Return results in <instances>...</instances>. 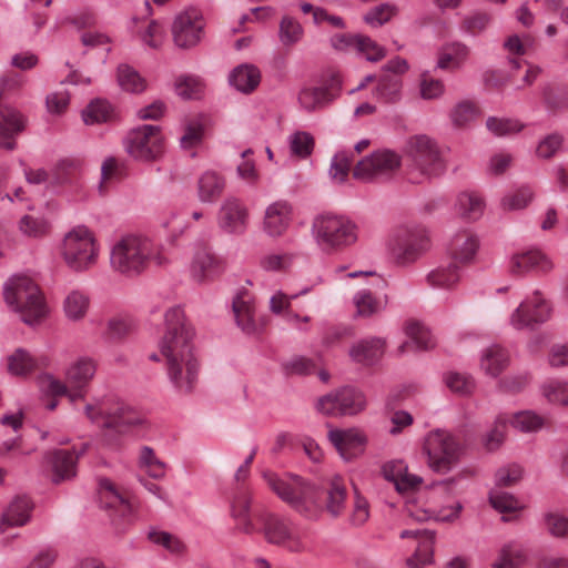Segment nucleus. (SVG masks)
<instances>
[{"label": "nucleus", "mask_w": 568, "mask_h": 568, "mask_svg": "<svg viewBox=\"0 0 568 568\" xmlns=\"http://www.w3.org/2000/svg\"><path fill=\"white\" fill-rule=\"evenodd\" d=\"M17 229L24 237L43 239L51 233L52 224L47 215L29 212L17 221Z\"/></svg>", "instance_id": "nucleus-34"}, {"label": "nucleus", "mask_w": 568, "mask_h": 568, "mask_svg": "<svg viewBox=\"0 0 568 568\" xmlns=\"http://www.w3.org/2000/svg\"><path fill=\"white\" fill-rule=\"evenodd\" d=\"M386 246L395 264L409 266L432 248V237L428 229L422 224H402L390 231Z\"/></svg>", "instance_id": "nucleus-7"}, {"label": "nucleus", "mask_w": 568, "mask_h": 568, "mask_svg": "<svg viewBox=\"0 0 568 568\" xmlns=\"http://www.w3.org/2000/svg\"><path fill=\"white\" fill-rule=\"evenodd\" d=\"M397 7L390 3H382L369 9L363 17L365 23L372 28H379L387 23L397 13Z\"/></svg>", "instance_id": "nucleus-57"}, {"label": "nucleus", "mask_w": 568, "mask_h": 568, "mask_svg": "<svg viewBox=\"0 0 568 568\" xmlns=\"http://www.w3.org/2000/svg\"><path fill=\"white\" fill-rule=\"evenodd\" d=\"M203 139V125L199 121H190L184 124L183 133L180 138V146L183 150L196 148Z\"/></svg>", "instance_id": "nucleus-64"}, {"label": "nucleus", "mask_w": 568, "mask_h": 568, "mask_svg": "<svg viewBox=\"0 0 568 568\" xmlns=\"http://www.w3.org/2000/svg\"><path fill=\"white\" fill-rule=\"evenodd\" d=\"M509 353L499 345H490L480 353L479 367L489 377L497 378L509 365Z\"/></svg>", "instance_id": "nucleus-32"}, {"label": "nucleus", "mask_w": 568, "mask_h": 568, "mask_svg": "<svg viewBox=\"0 0 568 568\" xmlns=\"http://www.w3.org/2000/svg\"><path fill=\"white\" fill-rule=\"evenodd\" d=\"M194 332L180 306L164 313V333L159 349L165 359L166 376L174 390L189 395L196 388L200 363L193 352Z\"/></svg>", "instance_id": "nucleus-2"}, {"label": "nucleus", "mask_w": 568, "mask_h": 568, "mask_svg": "<svg viewBox=\"0 0 568 568\" xmlns=\"http://www.w3.org/2000/svg\"><path fill=\"white\" fill-rule=\"evenodd\" d=\"M231 515L236 521L239 529L245 534L256 531L251 518V497L246 493H237L231 503Z\"/></svg>", "instance_id": "nucleus-40"}, {"label": "nucleus", "mask_w": 568, "mask_h": 568, "mask_svg": "<svg viewBox=\"0 0 568 568\" xmlns=\"http://www.w3.org/2000/svg\"><path fill=\"white\" fill-rule=\"evenodd\" d=\"M328 438L345 462H351L362 455L366 444L364 434L355 428L332 429L328 433Z\"/></svg>", "instance_id": "nucleus-21"}, {"label": "nucleus", "mask_w": 568, "mask_h": 568, "mask_svg": "<svg viewBox=\"0 0 568 568\" xmlns=\"http://www.w3.org/2000/svg\"><path fill=\"white\" fill-rule=\"evenodd\" d=\"M423 453L430 469L446 474L459 462L462 446L449 432L434 429L424 438Z\"/></svg>", "instance_id": "nucleus-12"}, {"label": "nucleus", "mask_w": 568, "mask_h": 568, "mask_svg": "<svg viewBox=\"0 0 568 568\" xmlns=\"http://www.w3.org/2000/svg\"><path fill=\"white\" fill-rule=\"evenodd\" d=\"M260 81L261 72L258 68L247 63L237 65L229 75L230 84L242 93H251L254 91L260 84Z\"/></svg>", "instance_id": "nucleus-37"}, {"label": "nucleus", "mask_w": 568, "mask_h": 568, "mask_svg": "<svg viewBox=\"0 0 568 568\" xmlns=\"http://www.w3.org/2000/svg\"><path fill=\"white\" fill-rule=\"evenodd\" d=\"M263 477L272 491L300 515L315 519L322 513L323 491L317 485L291 474L266 471Z\"/></svg>", "instance_id": "nucleus-4"}, {"label": "nucleus", "mask_w": 568, "mask_h": 568, "mask_svg": "<svg viewBox=\"0 0 568 568\" xmlns=\"http://www.w3.org/2000/svg\"><path fill=\"white\" fill-rule=\"evenodd\" d=\"M342 88L338 75H334L329 87L305 88L298 94V102L306 111L318 110L333 101Z\"/></svg>", "instance_id": "nucleus-27"}, {"label": "nucleus", "mask_w": 568, "mask_h": 568, "mask_svg": "<svg viewBox=\"0 0 568 568\" xmlns=\"http://www.w3.org/2000/svg\"><path fill=\"white\" fill-rule=\"evenodd\" d=\"M542 396L551 404L568 406V382L551 379L541 385Z\"/></svg>", "instance_id": "nucleus-53"}, {"label": "nucleus", "mask_w": 568, "mask_h": 568, "mask_svg": "<svg viewBox=\"0 0 568 568\" xmlns=\"http://www.w3.org/2000/svg\"><path fill=\"white\" fill-rule=\"evenodd\" d=\"M366 407L364 393L355 387L345 386L334 389L317 399L316 409L326 416H354Z\"/></svg>", "instance_id": "nucleus-14"}, {"label": "nucleus", "mask_w": 568, "mask_h": 568, "mask_svg": "<svg viewBox=\"0 0 568 568\" xmlns=\"http://www.w3.org/2000/svg\"><path fill=\"white\" fill-rule=\"evenodd\" d=\"M508 424L521 433H537L546 425V419L534 410H520L508 415Z\"/></svg>", "instance_id": "nucleus-45"}, {"label": "nucleus", "mask_w": 568, "mask_h": 568, "mask_svg": "<svg viewBox=\"0 0 568 568\" xmlns=\"http://www.w3.org/2000/svg\"><path fill=\"white\" fill-rule=\"evenodd\" d=\"M203 89L202 80L194 75L180 77L175 82V91L183 99L197 98Z\"/></svg>", "instance_id": "nucleus-63"}, {"label": "nucleus", "mask_w": 568, "mask_h": 568, "mask_svg": "<svg viewBox=\"0 0 568 568\" xmlns=\"http://www.w3.org/2000/svg\"><path fill=\"white\" fill-rule=\"evenodd\" d=\"M507 425H509L508 414H499L493 428L484 437V446L488 450H496L501 446L505 440Z\"/></svg>", "instance_id": "nucleus-58"}, {"label": "nucleus", "mask_w": 568, "mask_h": 568, "mask_svg": "<svg viewBox=\"0 0 568 568\" xmlns=\"http://www.w3.org/2000/svg\"><path fill=\"white\" fill-rule=\"evenodd\" d=\"M256 518L260 531L267 544L293 554L310 550L307 536L298 530L290 518L271 511H261Z\"/></svg>", "instance_id": "nucleus-8"}, {"label": "nucleus", "mask_w": 568, "mask_h": 568, "mask_svg": "<svg viewBox=\"0 0 568 568\" xmlns=\"http://www.w3.org/2000/svg\"><path fill=\"white\" fill-rule=\"evenodd\" d=\"M460 280V267L454 261L438 265L426 275V283L430 287L446 291L454 290Z\"/></svg>", "instance_id": "nucleus-33"}, {"label": "nucleus", "mask_w": 568, "mask_h": 568, "mask_svg": "<svg viewBox=\"0 0 568 568\" xmlns=\"http://www.w3.org/2000/svg\"><path fill=\"white\" fill-rule=\"evenodd\" d=\"M385 342L378 337L365 338L349 349L351 358L356 363L372 364L384 353Z\"/></svg>", "instance_id": "nucleus-39"}, {"label": "nucleus", "mask_w": 568, "mask_h": 568, "mask_svg": "<svg viewBox=\"0 0 568 568\" xmlns=\"http://www.w3.org/2000/svg\"><path fill=\"white\" fill-rule=\"evenodd\" d=\"M233 313L237 326L246 335L256 334L260 325L255 316L253 297L247 291H240L233 300Z\"/></svg>", "instance_id": "nucleus-29"}, {"label": "nucleus", "mask_w": 568, "mask_h": 568, "mask_svg": "<svg viewBox=\"0 0 568 568\" xmlns=\"http://www.w3.org/2000/svg\"><path fill=\"white\" fill-rule=\"evenodd\" d=\"M116 81L120 88L129 93H142L146 89L145 79L131 65L122 63L116 70Z\"/></svg>", "instance_id": "nucleus-46"}, {"label": "nucleus", "mask_w": 568, "mask_h": 568, "mask_svg": "<svg viewBox=\"0 0 568 568\" xmlns=\"http://www.w3.org/2000/svg\"><path fill=\"white\" fill-rule=\"evenodd\" d=\"M90 304V296L84 291L72 290L63 300L64 316L71 322H80L87 316Z\"/></svg>", "instance_id": "nucleus-41"}, {"label": "nucleus", "mask_w": 568, "mask_h": 568, "mask_svg": "<svg viewBox=\"0 0 568 568\" xmlns=\"http://www.w3.org/2000/svg\"><path fill=\"white\" fill-rule=\"evenodd\" d=\"M509 272L524 275L528 272L549 273L554 268L551 258L540 250H529L514 254L509 260Z\"/></svg>", "instance_id": "nucleus-22"}, {"label": "nucleus", "mask_w": 568, "mask_h": 568, "mask_svg": "<svg viewBox=\"0 0 568 568\" xmlns=\"http://www.w3.org/2000/svg\"><path fill=\"white\" fill-rule=\"evenodd\" d=\"M406 335L408 341L399 347L400 353L409 351L413 346L415 349L427 351L435 346V338L428 327L419 322H409L406 325Z\"/></svg>", "instance_id": "nucleus-38"}, {"label": "nucleus", "mask_w": 568, "mask_h": 568, "mask_svg": "<svg viewBox=\"0 0 568 568\" xmlns=\"http://www.w3.org/2000/svg\"><path fill=\"white\" fill-rule=\"evenodd\" d=\"M225 187L224 179L214 171L204 172L197 182L199 199L203 203L215 202Z\"/></svg>", "instance_id": "nucleus-42"}, {"label": "nucleus", "mask_w": 568, "mask_h": 568, "mask_svg": "<svg viewBox=\"0 0 568 568\" xmlns=\"http://www.w3.org/2000/svg\"><path fill=\"white\" fill-rule=\"evenodd\" d=\"M166 262L162 245L148 236L124 235L110 247V267L126 277L142 274L151 264L161 266Z\"/></svg>", "instance_id": "nucleus-3"}, {"label": "nucleus", "mask_w": 568, "mask_h": 568, "mask_svg": "<svg viewBox=\"0 0 568 568\" xmlns=\"http://www.w3.org/2000/svg\"><path fill=\"white\" fill-rule=\"evenodd\" d=\"M278 37L284 45H293L302 39L303 28L291 17H284L280 23Z\"/></svg>", "instance_id": "nucleus-62"}, {"label": "nucleus", "mask_w": 568, "mask_h": 568, "mask_svg": "<svg viewBox=\"0 0 568 568\" xmlns=\"http://www.w3.org/2000/svg\"><path fill=\"white\" fill-rule=\"evenodd\" d=\"M287 145L291 156L305 160L312 154L315 141L310 132L295 131L287 136Z\"/></svg>", "instance_id": "nucleus-49"}, {"label": "nucleus", "mask_w": 568, "mask_h": 568, "mask_svg": "<svg viewBox=\"0 0 568 568\" xmlns=\"http://www.w3.org/2000/svg\"><path fill=\"white\" fill-rule=\"evenodd\" d=\"M294 257L290 252H272L261 258L260 265L267 272H285L292 266Z\"/></svg>", "instance_id": "nucleus-56"}, {"label": "nucleus", "mask_w": 568, "mask_h": 568, "mask_svg": "<svg viewBox=\"0 0 568 568\" xmlns=\"http://www.w3.org/2000/svg\"><path fill=\"white\" fill-rule=\"evenodd\" d=\"M527 560L525 548L517 542L505 544L491 562L490 568H518Z\"/></svg>", "instance_id": "nucleus-43"}, {"label": "nucleus", "mask_w": 568, "mask_h": 568, "mask_svg": "<svg viewBox=\"0 0 568 568\" xmlns=\"http://www.w3.org/2000/svg\"><path fill=\"white\" fill-rule=\"evenodd\" d=\"M24 130L22 114L0 102V149L11 151L16 148V138Z\"/></svg>", "instance_id": "nucleus-26"}, {"label": "nucleus", "mask_w": 568, "mask_h": 568, "mask_svg": "<svg viewBox=\"0 0 568 568\" xmlns=\"http://www.w3.org/2000/svg\"><path fill=\"white\" fill-rule=\"evenodd\" d=\"M480 115L478 105L469 100L456 103L449 111V119L454 126L466 128L474 123Z\"/></svg>", "instance_id": "nucleus-47"}, {"label": "nucleus", "mask_w": 568, "mask_h": 568, "mask_svg": "<svg viewBox=\"0 0 568 568\" xmlns=\"http://www.w3.org/2000/svg\"><path fill=\"white\" fill-rule=\"evenodd\" d=\"M490 505L504 515H515L525 508V505L513 495L504 491H491L489 495Z\"/></svg>", "instance_id": "nucleus-54"}, {"label": "nucleus", "mask_w": 568, "mask_h": 568, "mask_svg": "<svg viewBox=\"0 0 568 568\" xmlns=\"http://www.w3.org/2000/svg\"><path fill=\"white\" fill-rule=\"evenodd\" d=\"M535 192L528 185H523L501 199V207L505 211H519L527 207L534 200Z\"/></svg>", "instance_id": "nucleus-50"}, {"label": "nucleus", "mask_w": 568, "mask_h": 568, "mask_svg": "<svg viewBox=\"0 0 568 568\" xmlns=\"http://www.w3.org/2000/svg\"><path fill=\"white\" fill-rule=\"evenodd\" d=\"M384 478L392 481L400 494H408L405 513L417 521L434 519L440 523H454L459 519L463 504L457 499L462 493L455 479L443 480L430 488L419 491L423 478L410 474L403 460H390L383 465Z\"/></svg>", "instance_id": "nucleus-1"}, {"label": "nucleus", "mask_w": 568, "mask_h": 568, "mask_svg": "<svg viewBox=\"0 0 568 568\" xmlns=\"http://www.w3.org/2000/svg\"><path fill=\"white\" fill-rule=\"evenodd\" d=\"M399 537L412 538L416 541V550L406 561L409 568H422L433 561L435 536L428 530H402Z\"/></svg>", "instance_id": "nucleus-25"}, {"label": "nucleus", "mask_w": 568, "mask_h": 568, "mask_svg": "<svg viewBox=\"0 0 568 568\" xmlns=\"http://www.w3.org/2000/svg\"><path fill=\"white\" fill-rule=\"evenodd\" d=\"M89 420L103 429H114L119 434L142 423V418L129 405L113 397L97 399L84 408Z\"/></svg>", "instance_id": "nucleus-10"}, {"label": "nucleus", "mask_w": 568, "mask_h": 568, "mask_svg": "<svg viewBox=\"0 0 568 568\" xmlns=\"http://www.w3.org/2000/svg\"><path fill=\"white\" fill-rule=\"evenodd\" d=\"M99 496L105 508L114 509L123 518L133 516V504L110 479L99 480Z\"/></svg>", "instance_id": "nucleus-28"}, {"label": "nucleus", "mask_w": 568, "mask_h": 568, "mask_svg": "<svg viewBox=\"0 0 568 568\" xmlns=\"http://www.w3.org/2000/svg\"><path fill=\"white\" fill-rule=\"evenodd\" d=\"M134 322L129 316L118 315L106 323L105 335L110 339H121L134 328Z\"/></svg>", "instance_id": "nucleus-61"}, {"label": "nucleus", "mask_w": 568, "mask_h": 568, "mask_svg": "<svg viewBox=\"0 0 568 568\" xmlns=\"http://www.w3.org/2000/svg\"><path fill=\"white\" fill-rule=\"evenodd\" d=\"M221 268L220 260L205 244H197L189 265V272L193 281L203 283L215 276Z\"/></svg>", "instance_id": "nucleus-23"}, {"label": "nucleus", "mask_w": 568, "mask_h": 568, "mask_svg": "<svg viewBox=\"0 0 568 568\" xmlns=\"http://www.w3.org/2000/svg\"><path fill=\"white\" fill-rule=\"evenodd\" d=\"M205 21L202 12L189 8L179 13L172 23V38L176 47L190 49L197 45L204 36Z\"/></svg>", "instance_id": "nucleus-17"}, {"label": "nucleus", "mask_w": 568, "mask_h": 568, "mask_svg": "<svg viewBox=\"0 0 568 568\" xmlns=\"http://www.w3.org/2000/svg\"><path fill=\"white\" fill-rule=\"evenodd\" d=\"M470 55V48L463 42L454 41L442 45L437 54L436 67L440 70L455 71L460 69Z\"/></svg>", "instance_id": "nucleus-30"}, {"label": "nucleus", "mask_w": 568, "mask_h": 568, "mask_svg": "<svg viewBox=\"0 0 568 568\" xmlns=\"http://www.w3.org/2000/svg\"><path fill=\"white\" fill-rule=\"evenodd\" d=\"M39 365V362L26 349L18 348L7 358V367L10 374L23 376L30 374Z\"/></svg>", "instance_id": "nucleus-48"}, {"label": "nucleus", "mask_w": 568, "mask_h": 568, "mask_svg": "<svg viewBox=\"0 0 568 568\" xmlns=\"http://www.w3.org/2000/svg\"><path fill=\"white\" fill-rule=\"evenodd\" d=\"M455 210L460 217L476 221L484 214L485 203L475 192H462L457 195Z\"/></svg>", "instance_id": "nucleus-44"}, {"label": "nucleus", "mask_w": 568, "mask_h": 568, "mask_svg": "<svg viewBox=\"0 0 568 568\" xmlns=\"http://www.w3.org/2000/svg\"><path fill=\"white\" fill-rule=\"evenodd\" d=\"M88 448L89 444L84 443L78 450L57 449L49 454L53 483L59 484L73 478L77 474V460L87 453Z\"/></svg>", "instance_id": "nucleus-24"}, {"label": "nucleus", "mask_w": 568, "mask_h": 568, "mask_svg": "<svg viewBox=\"0 0 568 568\" xmlns=\"http://www.w3.org/2000/svg\"><path fill=\"white\" fill-rule=\"evenodd\" d=\"M166 37V30L162 22L159 20H149L145 26L139 31L140 40L152 49L162 47Z\"/></svg>", "instance_id": "nucleus-51"}, {"label": "nucleus", "mask_w": 568, "mask_h": 568, "mask_svg": "<svg viewBox=\"0 0 568 568\" xmlns=\"http://www.w3.org/2000/svg\"><path fill=\"white\" fill-rule=\"evenodd\" d=\"M293 217V207L290 202L278 200L266 206L263 217V232L278 239L288 230Z\"/></svg>", "instance_id": "nucleus-20"}, {"label": "nucleus", "mask_w": 568, "mask_h": 568, "mask_svg": "<svg viewBox=\"0 0 568 568\" xmlns=\"http://www.w3.org/2000/svg\"><path fill=\"white\" fill-rule=\"evenodd\" d=\"M326 489V510L333 516H339L344 508L347 497L344 478L338 474H331L326 477L324 484Z\"/></svg>", "instance_id": "nucleus-31"}, {"label": "nucleus", "mask_w": 568, "mask_h": 568, "mask_svg": "<svg viewBox=\"0 0 568 568\" xmlns=\"http://www.w3.org/2000/svg\"><path fill=\"white\" fill-rule=\"evenodd\" d=\"M402 81L397 75H385L379 79L375 90L376 99L389 103L399 99Z\"/></svg>", "instance_id": "nucleus-52"}, {"label": "nucleus", "mask_w": 568, "mask_h": 568, "mask_svg": "<svg viewBox=\"0 0 568 568\" xmlns=\"http://www.w3.org/2000/svg\"><path fill=\"white\" fill-rule=\"evenodd\" d=\"M551 305L538 291L527 296L510 314L509 324L515 329L532 328L551 317Z\"/></svg>", "instance_id": "nucleus-16"}, {"label": "nucleus", "mask_w": 568, "mask_h": 568, "mask_svg": "<svg viewBox=\"0 0 568 568\" xmlns=\"http://www.w3.org/2000/svg\"><path fill=\"white\" fill-rule=\"evenodd\" d=\"M8 307L28 325H37L48 315V306L38 285L28 276L14 275L3 285Z\"/></svg>", "instance_id": "nucleus-6"}, {"label": "nucleus", "mask_w": 568, "mask_h": 568, "mask_svg": "<svg viewBox=\"0 0 568 568\" xmlns=\"http://www.w3.org/2000/svg\"><path fill=\"white\" fill-rule=\"evenodd\" d=\"M95 372L97 363L93 358L88 356L78 357L68 365L64 372V379L71 389V402H75L84 396L87 387L93 379Z\"/></svg>", "instance_id": "nucleus-18"}, {"label": "nucleus", "mask_w": 568, "mask_h": 568, "mask_svg": "<svg viewBox=\"0 0 568 568\" xmlns=\"http://www.w3.org/2000/svg\"><path fill=\"white\" fill-rule=\"evenodd\" d=\"M149 539L173 555H181L185 550L184 542L179 537L168 531L152 530L149 532Z\"/></svg>", "instance_id": "nucleus-59"}, {"label": "nucleus", "mask_w": 568, "mask_h": 568, "mask_svg": "<svg viewBox=\"0 0 568 568\" xmlns=\"http://www.w3.org/2000/svg\"><path fill=\"white\" fill-rule=\"evenodd\" d=\"M31 510L32 503L28 497H16L2 515L0 530L4 531L8 526L18 527L26 525L30 520Z\"/></svg>", "instance_id": "nucleus-35"}, {"label": "nucleus", "mask_w": 568, "mask_h": 568, "mask_svg": "<svg viewBox=\"0 0 568 568\" xmlns=\"http://www.w3.org/2000/svg\"><path fill=\"white\" fill-rule=\"evenodd\" d=\"M58 253L71 272L85 273L97 266L101 244L90 227L79 224L64 233L59 243Z\"/></svg>", "instance_id": "nucleus-5"}, {"label": "nucleus", "mask_w": 568, "mask_h": 568, "mask_svg": "<svg viewBox=\"0 0 568 568\" xmlns=\"http://www.w3.org/2000/svg\"><path fill=\"white\" fill-rule=\"evenodd\" d=\"M125 152L135 161H159L165 153V138L159 125L143 124L130 130L123 139Z\"/></svg>", "instance_id": "nucleus-11"}, {"label": "nucleus", "mask_w": 568, "mask_h": 568, "mask_svg": "<svg viewBox=\"0 0 568 568\" xmlns=\"http://www.w3.org/2000/svg\"><path fill=\"white\" fill-rule=\"evenodd\" d=\"M400 166V156L390 150H378L362 159L354 168L355 179L372 182L390 178Z\"/></svg>", "instance_id": "nucleus-15"}, {"label": "nucleus", "mask_w": 568, "mask_h": 568, "mask_svg": "<svg viewBox=\"0 0 568 568\" xmlns=\"http://www.w3.org/2000/svg\"><path fill=\"white\" fill-rule=\"evenodd\" d=\"M405 152L414 170L424 178H432L445 171V162L435 141L427 135H415L407 140Z\"/></svg>", "instance_id": "nucleus-13"}, {"label": "nucleus", "mask_w": 568, "mask_h": 568, "mask_svg": "<svg viewBox=\"0 0 568 568\" xmlns=\"http://www.w3.org/2000/svg\"><path fill=\"white\" fill-rule=\"evenodd\" d=\"M312 236L323 252H334L357 241L356 224L344 216L321 214L311 226Z\"/></svg>", "instance_id": "nucleus-9"}, {"label": "nucleus", "mask_w": 568, "mask_h": 568, "mask_svg": "<svg viewBox=\"0 0 568 568\" xmlns=\"http://www.w3.org/2000/svg\"><path fill=\"white\" fill-rule=\"evenodd\" d=\"M248 210L246 205L236 197L225 199L217 213V225L229 234H243L248 223Z\"/></svg>", "instance_id": "nucleus-19"}, {"label": "nucleus", "mask_w": 568, "mask_h": 568, "mask_svg": "<svg viewBox=\"0 0 568 568\" xmlns=\"http://www.w3.org/2000/svg\"><path fill=\"white\" fill-rule=\"evenodd\" d=\"M479 247L477 236L468 231L457 233L450 242V254L454 262L468 263L470 262Z\"/></svg>", "instance_id": "nucleus-36"}, {"label": "nucleus", "mask_w": 568, "mask_h": 568, "mask_svg": "<svg viewBox=\"0 0 568 568\" xmlns=\"http://www.w3.org/2000/svg\"><path fill=\"white\" fill-rule=\"evenodd\" d=\"M444 382L449 390L460 396L470 395L475 389V381L467 374L448 372L444 376Z\"/></svg>", "instance_id": "nucleus-55"}, {"label": "nucleus", "mask_w": 568, "mask_h": 568, "mask_svg": "<svg viewBox=\"0 0 568 568\" xmlns=\"http://www.w3.org/2000/svg\"><path fill=\"white\" fill-rule=\"evenodd\" d=\"M111 105L105 100H95L91 102L82 112L83 121L87 124L105 122L111 116Z\"/></svg>", "instance_id": "nucleus-60"}]
</instances>
